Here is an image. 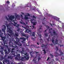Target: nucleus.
Returning <instances> with one entry per match:
<instances>
[{"label":"nucleus","mask_w":64,"mask_h":64,"mask_svg":"<svg viewBox=\"0 0 64 64\" xmlns=\"http://www.w3.org/2000/svg\"><path fill=\"white\" fill-rule=\"evenodd\" d=\"M51 56L52 57H53L54 56V55H53L52 54H51Z\"/></svg>","instance_id":"obj_52"},{"label":"nucleus","mask_w":64,"mask_h":64,"mask_svg":"<svg viewBox=\"0 0 64 64\" xmlns=\"http://www.w3.org/2000/svg\"><path fill=\"white\" fill-rule=\"evenodd\" d=\"M46 27L47 28V29H49V28H50L48 26H46Z\"/></svg>","instance_id":"obj_35"},{"label":"nucleus","mask_w":64,"mask_h":64,"mask_svg":"<svg viewBox=\"0 0 64 64\" xmlns=\"http://www.w3.org/2000/svg\"><path fill=\"white\" fill-rule=\"evenodd\" d=\"M26 20H27V19H28V18L27 17V16H26L24 18Z\"/></svg>","instance_id":"obj_22"},{"label":"nucleus","mask_w":64,"mask_h":64,"mask_svg":"<svg viewBox=\"0 0 64 64\" xmlns=\"http://www.w3.org/2000/svg\"><path fill=\"white\" fill-rule=\"evenodd\" d=\"M6 26H7V27H8V26H8V24H7L6 25Z\"/></svg>","instance_id":"obj_62"},{"label":"nucleus","mask_w":64,"mask_h":64,"mask_svg":"<svg viewBox=\"0 0 64 64\" xmlns=\"http://www.w3.org/2000/svg\"><path fill=\"white\" fill-rule=\"evenodd\" d=\"M9 36L10 37H11V35H10V34H8L7 37V38H9Z\"/></svg>","instance_id":"obj_21"},{"label":"nucleus","mask_w":64,"mask_h":64,"mask_svg":"<svg viewBox=\"0 0 64 64\" xmlns=\"http://www.w3.org/2000/svg\"><path fill=\"white\" fill-rule=\"evenodd\" d=\"M3 26H4V30H6V26L5 25H3Z\"/></svg>","instance_id":"obj_28"},{"label":"nucleus","mask_w":64,"mask_h":64,"mask_svg":"<svg viewBox=\"0 0 64 64\" xmlns=\"http://www.w3.org/2000/svg\"><path fill=\"white\" fill-rule=\"evenodd\" d=\"M14 36H16V37H18L19 36V35H18V33L17 32H15L14 34Z\"/></svg>","instance_id":"obj_12"},{"label":"nucleus","mask_w":64,"mask_h":64,"mask_svg":"<svg viewBox=\"0 0 64 64\" xmlns=\"http://www.w3.org/2000/svg\"><path fill=\"white\" fill-rule=\"evenodd\" d=\"M37 44L38 45H39V44L38 43V42H37Z\"/></svg>","instance_id":"obj_60"},{"label":"nucleus","mask_w":64,"mask_h":64,"mask_svg":"<svg viewBox=\"0 0 64 64\" xmlns=\"http://www.w3.org/2000/svg\"><path fill=\"white\" fill-rule=\"evenodd\" d=\"M54 40H52V43H54V44H55V43H54Z\"/></svg>","instance_id":"obj_37"},{"label":"nucleus","mask_w":64,"mask_h":64,"mask_svg":"<svg viewBox=\"0 0 64 64\" xmlns=\"http://www.w3.org/2000/svg\"><path fill=\"white\" fill-rule=\"evenodd\" d=\"M56 61H59V60L57 58H56Z\"/></svg>","instance_id":"obj_50"},{"label":"nucleus","mask_w":64,"mask_h":64,"mask_svg":"<svg viewBox=\"0 0 64 64\" xmlns=\"http://www.w3.org/2000/svg\"><path fill=\"white\" fill-rule=\"evenodd\" d=\"M49 58L50 59V58H49V57H48V59L47 60V61H48V60H49Z\"/></svg>","instance_id":"obj_44"},{"label":"nucleus","mask_w":64,"mask_h":64,"mask_svg":"<svg viewBox=\"0 0 64 64\" xmlns=\"http://www.w3.org/2000/svg\"><path fill=\"white\" fill-rule=\"evenodd\" d=\"M15 59L16 60H20V58H18V57H16L15 58Z\"/></svg>","instance_id":"obj_15"},{"label":"nucleus","mask_w":64,"mask_h":64,"mask_svg":"<svg viewBox=\"0 0 64 64\" xmlns=\"http://www.w3.org/2000/svg\"><path fill=\"white\" fill-rule=\"evenodd\" d=\"M22 36H26V35L25 34H22Z\"/></svg>","instance_id":"obj_49"},{"label":"nucleus","mask_w":64,"mask_h":64,"mask_svg":"<svg viewBox=\"0 0 64 64\" xmlns=\"http://www.w3.org/2000/svg\"><path fill=\"white\" fill-rule=\"evenodd\" d=\"M33 21H35V20L34 19H32L30 20V22L31 23H32L33 25H36L37 22H33Z\"/></svg>","instance_id":"obj_7"},{"label":"nucleus","mask_w":64,"mask_h":64,"mask_svg":"<svg viewBox=\"0 0 64 64\" xmlns=\"http://www.w3.org/2000/svg\"><path fill=\"white\" fill-rule=\"evenodd\" d=\"M23 38H24V37H23V38H20V39H22V40H23Z\"/></svg>","instance_id":"obj_46"},{"label":"nucleus","mask_w":64,"mask_h":64,"mask_svg":"<svg viewBox=\"0 0 64 64\" xmlns=\"http://www.w3.org/2000/svg\"><path fill=\"white\" fill-rule=\"evenodd\" d=\"M55 50L56 51H58V48L56 46V48L55 49Z\"/></svg>","instance_id":"obj_30"},{"label":"nucleus","mask_w":64,"mask_h":64,"mask_svg":"<svg viewBox=\"0 0 64 64\" xmlns=\"http://www.w3.org/2000/svg\"><path fill=\"white\" fill-rule=\"evenodd\" d=\"M5 52L6 54H8V52H7V51L6 52Z\"/></svg>","instance_id":"obj_57"},{"label":"nucleus","mask_w":64,"mask_h":64,"mask_svg":"<svg viewBox=\"0 0 64 64\" xmlns=\"http://www.w3.org/2000/svg\"><path fill=\"white\" fill-rule=\"evenodd\" d=\"M61 59H62V60H63V59H64V56H62L61 58Z\"/></svg>","instance_id":"obj_42"},{"label":"nucleus","mask_w":64,"mask_h":64,"mask_svg":"<svg viewBox=\"0 0 64 64\" xmlns=\"http://www.w3.org/2000/svg\"><path fill=\"white\" fill-rule=\"evenodd\" d=\"M39 27L40 28H39L38 29V31H39L40 32H41L42 31H40L39 30H40V29L42 30V29L41 28V27H42V26L41 25H40L39 26Z\"/></svg>","instance_id":"obj_11"},{"label":"nucleus","mask_w":64,"mask_h":64,"mask_svg":"<svg viewBox=\"0 0 64 64\" xmlns=\"http://www.w3.org/2000/svg\"><path fill=\"white\" fill-rule=\"evenodd\" d=\"M29 30L28 29H27V30H26V32H27L28 33H29Z\"/></svg>","instance_id":"obj_27"},{"label":"nucleus","mask_w":64,"mask_h":64,"mask_svg":"<svg viewBox=\"0 0 64 64\" xmlns=\"http://www.w3.org/2000/svg\"><path fill=\"white\" fill-rule=\"evenodd\" d=\"M4 52H7V50H4Z\"/></svg>","instance_id":"obj_53"},{"label":"nucleus","mask_w":64,"mask_h":64,"mask_svg":"<svg viewBox=\"0 0 64 64\" xmlns=\"http://www.w3.org/2000/svg\"><path fill=\"white\" fill-rule=\"evenodd\" d=\"M5 47H6V48H8V46H7V45H5Z\"/></svg>","instance_id":"obj_47"},{"label":"nucleus","mask_w":64,"mask_h":64,"mask_svg":"<svg viewBox=\"0 0 64 64\" xmlns=\"http://www.w3.org/2000/svg\"><path fill=\"white\" fill-rule=\"evenodd\" d=\"M32 27H33V28H34L35 26H32Z\"/></svg>","instance_id":"obj_64"},{"label":"nucleus","mask_w":64,"mask_h":64,"mask_svg":"<svg viewBox=\"0 0 64 64\" xmlns=\"http://www.w3.org/2000/svg\"><path fill=\"white\" fill-rule=\"evenodd\" d=\"M16 44H18V42H16Z\"/></svg>","instance_id":"obj_63"},{"label":"nucleus","mask_w":64,"mask_h":64,"mask_svg":"<svg viewBox=\"0 0 64 64\" xmlns=\"http://www.w3.org/2000/svg\"><path fill=\"white\" fill-rule=\"evenodd\" d=\"M27 16H30V14H28Z\"/></svg>","instance_id":"obj_54"},{"label":"nucleus","mask_w":64,"mask_h":64,"mask_svg":"<svg viewBox=\"0 0 64 64\" xmlns=\"http://www.w3.org/2000/svg\"><path fill=\"white\" fill-rule=\"evenodd\" d=\"M53 18L54 19H56V17L54 16H53Z\"/></svg>","instance_id":"obj_43"},{"label":"nucleus","mask_w":64,"mask_h":64,"mask_svg":"<svg viewBox=\"0 0 64 64\" xmlns=\"http://www.w3.org/2000/svg\"><path fill=\"white\" fill-rule=\"evenodd\" d=\"M6 20H9V19H8V18H7V17L6 16Z\"/></svg>","instance_id":"obj_39"},{"label":"nucleus","mask_w":64,"mask_h":64,"mask_svg":"<svg viewBox=\"0 0 64 64\" xmlns=\"http://www.w3.org/2000/svg\"><path fill=\"white\" fill-rule=\"evenodd\" d=\"M53 29L51 28L49 30V31L48 32L49 33H51V31H52Z\"/></svg>","instance_id":"obj_17"},{"label":"nucleus","mask_w":64,"mask_h":64,"mask_svg":"<svg viewBox=\"0 0 64 64\" xmlns=\"http://www.w3.org/2000/svg\"><path fill=\"white\" fill-rule=\"evenodd\" d=\"M4 60H3V64H5V62H6V63H7L8 64H10V62H9V61L6 58H5L4 59Z\"/></svg>","instance_id":"obj_5"},{"label":"nucleus","mask_w":64,"mask_h":64,"mask_svg":"<svg viewBox=\"0 0 64 64\" xmlns=\"http://www.w3.org/2000/svg\"><path fill=\"white\" fill-rule=\"evenodd\" d=\"M7 32H8L9 33H10L11 35L13 34L12 32L11 29L9 28H8L7 29Z\"/></svg>","instance_id":"obj_4"},{"label":"nucleus","mask_w":64,"mask_h":64,"mask_svg":"<svg viewBox=\"0 0 64 64\" xmlns=\"http://www.w3.org/2000/svg\"><path fill=\"white\" fill-rule=\"evenodd\" d=\"M29 32L31 33V31L30 30H29Z\"/></svg>","instance_id":"obj_58"},{"label":"nucleus","mask_w":64,"mask_h":64,"mask_svg":"<svg viewBox=\"0 0 64 64\" xmlns=\"http://www.w3.org/2000/svg\"><path fill=\"white\" fill-rule=\"evenodd\" d=\"M20 54H18L16 55V57H18V58H20Z\"/></svg>","instance_id":"obj_19"},{"label":"nucleus","mask_w":64,"mask_h":64,"mask_svg":"<svg viewBox=\"0 0 64 64\" xmlns=\"http://www.w3.org/2000/svg\"><path fill=\"white\" fill-rule=\"evenodd\" d=\"M53 34H54V35H56V34H56V32H55L54 30V32H53Z\"/></svg>","instance_id":"obj_24"},{"label":"nucleus","mask_w":64,"mask_h":64,"mask_svg":"<svg viewBox=\"0 0 64 64\" xmlns=\"http://www.w3.org/2000/svg\"><path fill=\"white\" fill-rule=\"evenodd\" d=\"M32 40H35V38H32Z\"/></svg>","instance_id":"obj_48"},{"label":"nucleus","mask_w":64,"mask_h":64,"mask_svg":"<svg viewBox=\"0 0 64 64\" xmlns=\"http://www.w3.org/2000/svg\"><path fill=\"white\" fill-rule=\"evenodd\" d=\"M23 41H25V38L24 37L23 39H22Z\"/></svg>","instance_id":"obj_34"},{"label":"nucleus","mask_w":64,"mask_h":64,"mask_svg":"<svg viewBox=\"0 0 64 64\" xmlns=\"http://www.w3.org/2000/svg\"><path fill=\"white\" fill-rule=\"evenodd\" d=\"M2 30L4 32V34H5V30H4V29H2Z\"/></svg>","instance_id":"obj_29"},{"label":"nucleus","mask_w":64,"mask_h":64,"mask_svg":"<svg viewBox=\"0 0 64 64\" xmlns=\"http://www.w3.org/2000/svg\"><path fill=\"white\" fill-rule=\"evenodd\" d=\"M56 40V41L55 42V44H58V40L56 39V40Z\"/></svg>","instance_id":"obj_20"},{"label":"nucleus","mask_w":64,"mask_h":64,"mask_svg":"<svg viewBox=\"0 0 64 64\" xmlns=\"http://www.w3.org/2000/svg\"><path fill=\"white\" fill-rule=\"evenodd\" d=\"M20 30V28H18L16 30V31H19Z\"/></svg>","instance_id":"obj_32"},{"label":"nucleus","mask_w":64,"mask_h":64,"mask_svg":"<svg viewBox=\"0 0 64 64\" xmlns=\"http://www.w3.org/2000/svg\"><path fill=\"white\" fill-rule=\"evenodd\" d=\"M22 50L20 52L22 54H23V52H24V48H22Z\"/></svg>","instance_id":"obj_13"},{"label":"nucleus","mask_w":64,"mask_h":64,"mask_svg":"<svg viewBox=\"0 0 64 64\" xmlns=\"http://www.w3.org/2000/svg\"><path fill=\"white\" fill-rule=\"evenodd\" d=\"M6 3L8 4L9 5L10 4V2L9 1H7L6 2Z\"/></svg>","instance_id":"obj_25"},{"label":"nucleus","mask_w":64,"mask_h":64,"mask_svg":"<svg viewBox=\"0 0 64 64\" xmlns=\"http://www.w3.org/2000/svg\"><path fill=\"white\" fill-rule=\"evenodd\" d=\"M55 39V38H54V37H52V40H54V39Z\"/></svg>","instance_id":"obj_55"},{"label":"nucleus","mask_w":64,"mask_h":64,"mask_svg":"<svg viewBox=\"0 0 64 64\" xmlns=\"http://www.w3.org/2000/svg\"><path fill=\"white\" fill-rule=\"evenodd\" d=\"M12 47H13V48H12V50L11 51V53L13 55H15V54L13 53H14V52L13 51V50H15V48H16V49H18V46H12Z\"/></svg>","instance_id":"obj_3"},{"label":"nucleus","mask_w":64,"mask_h":64,"mask_svg":"<svg viewBox=\"0 0 64 64\" xmlns=\"http://www.w3.org/2000/svg\"><path fill=\"white\" fill-rule=\"evenodd\" d=\"M35 32H33L32 33V37H34L35 36Z\"/></svg>","instance_id":"obj_16"},{"label":"nucleus","mask_w":64,"mask_h":64,"mask_svg":"<svg viewBox=\"0 0 64 64\" xmlns=\"http://www.w3.org/2000/svg\"><path fill=\"white\" fill-rule=\"evenodd\" d=\"M42 47H45V48H46V49H47V45L45 44H42L41 45Z\"/></svg>","instance_id":"obj_9"},{"label":"nucleus","mask_w":64,"mask_h":64,"mask_svg":"<svg viewBox=\"0 0 64 64\" xmlns=\"http://www.w3.org/2000/svg\"><path fill=\"white\" fill-rule=\"evenodd\" d=\"M8 52L10 53V50L8 48Z\"/></svg>","instance_id":"obj_33"},{"label":"nucleus","mask_w":64,"mask_h":64,"mask_svg":"<svg viewBox=\"0 0 64 64\" xmlns=\"http://www.w3.org/2000/svg\"><path fill=\"white\" fill-rule=\"evenodd\" d=\"M0 33H1V31L0 30V36L2 40L3 41H5V40L6 39V37H3V36H2L1 34H0Z\"/></svg>","instance_id":"obj_6"},{"label":"nucleus","mask_w":64,"mask_h":64,"mask_svg":"<svg viewBox=\"0 0 64 64\" xmlns=\"http://www.w3.org/2000/svg\"><path fill=\"white\" fill-rule=\"evenodd\" d=\"M5 58H4V57H3V56H2L1 58H0V61H2L3 60V59H4Z\"/></svg>","instance_id":"obj_18"},{"label":"nucleus","mask_w":64,"mask_h":64,"mask_svg":"<svg viewBox=\"0 0 64 64\" xmlns=\"http://www.w3.org/2000/svg\"><path fill=\"white\" fill-rule=\"evenodd\" d=\"M44 35L45 36H46V37H47V36H48V35H47V34L46 33Z\"/></svg>","instance_id":"obj_38"},{"label":"nucleus","mask_w":64,"mask_h":64,"mask_svg":"<svg viewBox=\"0 0 64 64\" xmlns=\"http://www.w3.org/2000/svg\"><path fill=\"white\" fill-rule=\"evenodd\" d=\"M21 64H25L23 63V62H22L21 63Z\"/></svg>","instance_id":"obj_56"},{"label":"nucleus","mask_w":64,"mask_h":64,"mask_svg":"<svg viewBox=\"0 0 64 64\" xmlns=\"http://www.w3.org/2000/svg\"><path fill=\"white\" fill-rule=\"evenodd\" d=\"M61 55H62V56H64V54L62 52H60V54H59V53L57 52L56 51V52L55 54L54 55L55 57H57L58 56H60Z\"/></svg>","instance_id":"obj_2"},{"label":"nucleus","mask_w":64,"mask_h":64,"mask_svg":"<svg viewBox=\"0 0 64 64\" xmlns=\"http://www.w3.org/2000/svg\"><path fill=\"white\" fill-rule=\"evenodd\" d=\"M33 18H34L35 19H36V17H35L34 16H33Z\"/></svg>","instance_id":"obj_36"},{"label":"nucleus","mask_w":64,"mask_h":64,"mask_svg":"<svg viewBox=\"0 0 64 64\" xmlns=\"http://www.w3.org/2000/svg\"><path fill=\"white\" fill-rule=\"evenodd\" d=\"M42 51H44V54H46V51L44 49L43 50H42Z\"/></svg>","instance_id":"obj_23"},{"label":"nucleus","mask_w":64,"mask_h":64,"mask_svg":"<svg viewBox=\"0 0 64 64\" xmlns=\"http://www.w3.org/2000/svg\"><path fill=\"white\" fill-rule=\"evenodd\" d=\"M15 17H16L15 20H16V19H18V18L19 17V15H17L16 16H15Z\"/></svg>","instance_id":"obj_14"},{"label":"nucleus","mask_w":64,"mask_h":64,"mask_svg":"<svg viewBox=\"0 0 64 64\" xmlns=\"http://www.w3.org/2000/svg\"><path fill=\"white\" fill-rule=\"evenodd\" d=\"M6 56L5 55L4 56V58H6Z\"/></svg>","instance_id":"obj_59"},{"label":"nucleus","mask_w":64,"mask_h":64,"mask_svg":"<svg viewBox=\"0 0 64 64\" xmlns=\"http://www.w3.org/2000/svg\"><path fill=\"white\" fill-rule=\"evenodd\" d=\"M16 39L18 40V41H19V38H18L16 37Z\"/></svg>","instance_id":"obj_41"},{"label":"nucleus","mask_w":64,"mask_h":64,"mask_svg":"<svg viewBox=\"0 0 64 64\" xmlns=\"http://www.w3.org/2000/svg\"><path fill=\"white\" fill-rule=\"evenodd\" d=\"M38 36L40 38H41V34H38Z\"/></svg>","instance_id":"obj_26"},{"label":"nucleus","mask_w":64,"mask_h":64,"mask_svg":"<svg viewBox=\"0 0 64 64\" xmlns=\"http://www.w3.org/2000/svg\"><path fill=\"white\" fill-rule=\"evenodd\" d=\"M40 59H41V58L40 57L38 58V61H39V60H40Z\"/></svg>","instance_id":"obj_40"},{"label":"nucleus","mask_w":64,"mask_h":64,"mask_svg":"<svg viewBox=\"0 0 64 64\" xmlns=\"http://www.w3.org/2000/svg\"><path fill=\"white\" fill-rule=\"evenodd\" d=\"M20 24H23V22H20Z\"/></svg>","instance_id":"obj_61"},{"label":"nucleus","mask_w":64,"mask_h":64,"mask_svg":"<svg viewBox=\"0 0 64 64\" xmlns=\"http://www.w3.org/2000/svg\"><path fill=\"white\" fill-rule=\"evenodd\" d=\"M24 54H25V55H26V56H24V57H22L21 59L20 58V60H21V61H24L25 59L26 60H29V58H30V56L28 54L27 52H24Z\"/></svg>","instance_id":"obj_1"},{"label":"nucleus","mask_w":64,"mask_h":64,"mask_svg":"<svg viewBox=\"0 0 64 64\" xmlns=\"http://www.w3.org/2000/svg\"><path fill=\"white\" fill-rule=\"evenodd\" d=\"M47 40L48 41H50V40H49V38H48L47 39Z\"/></svg>","instance_id":"obj_51"},{"label":"nucleus","mask_w":64,"mask_h":64,"mask_svg":"<svg viewBox=\"0 0 64 64\" xmlns=\"http://www.w3.org/2000/svg\"><path fill=\"white\" fill-rule=\"evenodd\" d=\"M15 18V16H10V17L9 18V20H12L13 19H14V18Z\"/></svg>","instance_id":"obj_8"},{"label":"nucleus","mask_w":64,"mask_h":64,"mask_svg":"<svg viewBox=\"0 0 64 64\" xmlns=\"http://www.w3.org/2000/svg\"><path fill=\"white\" fill-rule=\"evenodd\" d=\"M33 61L34 62H35L36 61V60H35V58H34V59L33 60Z\"/></svg>","instance_id":"obj_45"},{"label":"nucleus","mask_w":64,"mask_h":64,"mask_svg":"<svg viewBox=\"0 0 64 64\" xmlns=\"http://www.w3.org/2000/svg\"><path fill=\"white\" fill-rule=\"evenodd\" d=\"M18 26H19V24H16V27L17 28H18Z\"/></svg>","instance_id":"obj_31"},{"label":"nucleus","mask_w":64,"mask_h":64,"mask_svg":"<svg viewBox=\"0 0 64 64\" xmlns=\"http://www.w3.org/2000/svg\"><path fill=\"white\" fill-rule=\"evenodd\" d=\"M13 57L12 56H8V58L9 59H10V60H12L13 59Z\"/></svg>","instance_id":"obj_10"}]
</instances>
